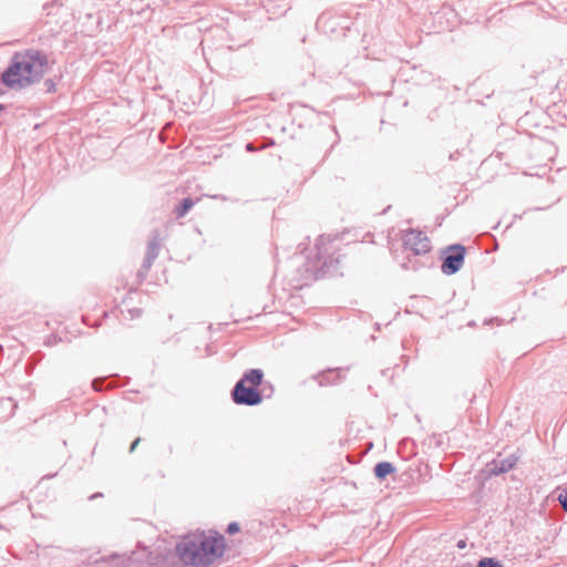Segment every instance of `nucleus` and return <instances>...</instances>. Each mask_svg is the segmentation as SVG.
I'll return each instance as SVG.
<instances>
[{
	"mask_svg": "<svg viewBox=\"0 0 567 567\" xmlns=\"http://www.w3.org/2000/svg\"><path fill=\"white\" fill-rule=\"evenodd\" d=\"M226 547L223 535L212 530H195L179 539L175 553L183 565L207 567L223 557Z\"/></svg>",
	"mask_w": 567,
	"mask_h": 567,
	"instance_id": "obj_1",
	"label": "nucleus"
},
{
	"mask_svg": "<svg viewBox=\"0 0 567 567\" xmlns=\"http://www.w3.org/2000/svg\"><path fill=\"white\" fill-rule=\"evenodd\" d=\"M49 70V62L38 51L16 53L11 65L2 74V82L11 89H23L39 82Z\"/></svg>",
	"mask_w": 567,
	"mask_h": 567,
	"instance_id": "obj_2",
	"label": "nucleus"
},
{
	"mask_svg": "<svg viewBox=\"0 0 567 567\" xmlns=\"http://www.w3.org/2000/svg\"><path fill=\"white\" fill-rule=\"evenodd\" d=\"M402 240L404 247L413 251L415 255L426 254L431 249L430 239L425 234L417 229L405 230Z\"/></svg>",
	"mask_w": 567,
	"mask_h": 567,
	"instance_id": "obj_3",
	"label": "nucleus"
},
{
	"mask_svg": "<svg viewBox=\"0 0 567 567\" xmlns=\"http://www.w3.org/2000/svg\"><path fill=\"white\" fill-rule=\"evenodd\" d=\"M233 399L237 404L256 405L261 402L257 389L240 380L234 388Z\"/></svg>",
	"mask_w": 567,
	"mask_h": 567,
	"instance_id": "obj_4",
	"label": "nucleus"
},
{
	"mask_svg": "<svg viewBox=\"0 0 567 567\" xmlns=\"http://www.w3.org/2000/svg\"><path fill=\"white\" fill-rule=\"evenodd\" d=\"M450 249L453 254L449 255L442 265L443 272L447 275L456 272L462 267L465 256V249L460 245L453 246Z\"/></svg>",
	"mask_w": 567,
	"mask_h": 567,
	"instance_id": "obj_5",
	"label": "nucleus"
},
{
	"mask_svg": "<svg viewBox=\"0 0 567 567\" xmlns=\"http://www.w3.org/2000/svg\"><path fill=\"white\" fill-rule=\"evenodd\" d=\"M262 371L259 369H252L248 371L241 380L256 389L262 382Z\"/></svg>",
	"mask_w": 567,
	"mask_h": 567,
	"instance_id": "obj_6",
	"label": "nucleus"
},
{
	"mask_svg": "<svg viewBox=\"0 0 567 567\" xmlns=\"http://www.w3.org/2000/svg\"><path fill=\"white\" fill-rule=\"evenodd\" d=\"M393 472H394V467L389 462L378 463L374 467V474L380 480L385 478L388 475L392 474Z\"/></svg>",
	"mask_w": 567,
	"mask_h": 567,
	"instance_id": "obj_7",
	"label": "nucleus"
},
{
	"mask_svg": "<svg viewBox=\"0 0 567 567\" xmlns=\"http://www.w3.org/2000/svg\"><path fill=\"white\" fill-rule=\"evenodd\" d=\"M319 384L320 385H327L333 381H337L340 379V372L339 370H327L321 372L318 375Z\"/></svg>",
	"mask_w": 567,
	"mask_h": 567,
	"instance_id": "obj_8",
	"label": "nucleus"
},
{
	"mask_svg": "<svg viewBox=\"0 0 567 567\" xmlns=\"http://www.w3.org/2000/svg\"><path fill=\"white\" fill-rule=\"evenodd\" d=\"M193 206L194 202L190 198H185L182 205L175 210L177 217H183Z\"/></svg>",
	"mask_w": 567,
	"mask_h": 567,
	"instance_id": "obj_9",
	"label": "nucleus"
},
{
	"mask_svg": "<svg viewBox=\"0 0 567 567\" xmlns=\"http://www.w3.org/2000/svg\"><path fill=\"white\" fill-rule=\"evenodd\" d=\"M477 567H504V566L499 561L495 560L494 558L486 557V558H482L478 561Z\"/></svg>",
	"mask_w": 567,
	"mask_h": 567,
	"instance_id": "obj_10",
	"label": "nucleus"
},
{
	"mask_svg": "<svg viewBox=\"0 0 567 567\" xmlns=\"http://www.w3.org/2000/svg\"><path fill=\"white\" fill-rule=\"evenodd\" d=\"M240 527H239V524L238 523H230L227 527V532L229 534H235L237 532H239Z\"/></svg>",
	"mask_w": 567,
	"mask_h": 567,
	"instance_id": "obj_11",
	"label": "nucleus"
},
{
	"mask_svg": "<svg viewBox=\"0 0 567 567\" xmlns=\"http://www.w3.org/2000/svg\"><path fill=\"white\" fill-rule=\"evenodd\" d=\"M559 502L565 511H567V489L559 495Z\"/></svg>",
	"mask_w": 567,
	"mask_h": 567,
	"instance_id": "obj_12",
	"label": "nucleus"
},
{
	"mask_svg": "<svg viewBox=\"0 0 567 567\" xmlns=\"http://www.w3.org/2000/svg\"><path fill=\"white\" fill-rule=\"evenodd\" d=\"M47 92H53L55 90V84L52 81L45 82Z\"/></svg>",
	"mask_w": 567,
	"mask_h": 567,
	"instance_id": "obj_13",
	"label": "nucleus"
},
{
	"mask_svg": "<svg viewBox=\"0 0 567 567\" xmlns=\"http://www.w3.org/2000/svg\"><path fill=\"white\" fill-rule=\"evenodd\" d=\"M141 443V437H137L131 445L130 452H134L137 447V445Z\"/></svg>",
	"mask_w": 567,
	"mask_h": 567,
	"instance_id": "obj_14",
	"label": "nucleus"
}]
</instances>
